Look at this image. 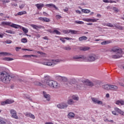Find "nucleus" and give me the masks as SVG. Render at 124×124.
I'll return each instance as SVG.
<instances>
[{"instance_id":"25","label":"nucleus","mask_w":124,"mask_h":124,"mask_svg":"<svg viewBox=\"0 0 124 124\" xmlns=\"http://www.w3.org/2000/svg\"><path fill=\"white\" fill-rule=\"evenodd\" d=\"M79 50L81 51H88V50H90V47L87 46H81L79 47Z\"/></svg>"},{"instance_id":"62","label":"nucleus","mask_w":124,"mask_h":124,"mask_svg":"<svg viewBox=\"0 0 124 124\" xmlns=\"http://www.w3.org/2000/svg\"><path fill=\"white\" fill-rule=\"evenodd\" d=\"M104 2L108 3L109 2V0H103Z\"/></svg>"},{"instance_id":"59","label":"nucleus","mask_w":124,"mask_h":124,"mask_svg":"<svg viewBox=\"0 0 124 124\" xmlns=\"http://www.w3.org/2000/svg\"><path fill=\"white\" fill-rule=\"evenodd\" d=\"M43 14H44V16H47V15H48L47 13H46L45 12H43Z\"/></svg>"},{"instance_id":"63","label":"nucleus","mask_w":124,"mask_h":124,"mask_svg":"<svg viewBox=\"0 0 124 124\" xmlns=\"http://www.w3.org/2000/svg\"><path fill=\"white\" fill-rule=\"evenodd\" d=\"M97 17H98L99 18H101V15L97 14Z\"/></svg>"},{"instance_id":"3","label":"nucleus","mask_w":124,"mask_h":124,"mask_svg":"<svg viewBox=\"0 0 124 124\" xmlns=\"http://www.w3.org/2000/svg\"><path fill=\"white\" fill-rule=\"evenodd\" d=\"M110 52H114V53H117V54H119V55H113L112 56V59H120L123 57L122 54H124V51L122 48L118 47L117 46H114L112 47Z\"/></svg>"},{"instance_id":"36","label":"nucleus","mask_w":124,"mask_h":124,"mask_svg":"<svg viewBox=\"0 0 124 124\" xmlns=\"http://www.w3.org/2000/svg\"><path fill=\"white\" fill-rule=\"evenodd\" d=\"M64 50H66V51H69L71 50V47L70 46H67L63 47Z\"/></svg>"},{"instance_id":"22","label":"nucleus","mask_w":124,"mask_h":124,"mask_svg":"<svg viewBox=\"0 0 124 124\" xmlns=\"http://www.w3.org/2000/svg\"><path fill=\"white\" fill-rule=\"evenodd\" d=\"M6 120L0 117V124H7Z\"/></svg>"},{"instance_id":"27","label":"nucleus","mask_w":124,"mask_h":124,"mask_svg":"<svg viewBox=\"0 0 124 124\" xmlns=\"http://www.w3.org/2000/svg\"><path fill=\"white\" fill-rule=\"evenodd\" d=\"M88 39V37L86 36H82L79 38L78 40L79 41H84V40H87Z\"/></svg>"},{"instance_id":"52","label":"nucleus","mask_w":124,"mask_h":124,"mask_svg":"<svg viewBox=\"0 0 124 124\" xmlns=\"http://www.w3.org/2000/svg\"><path fill=\"white\" fill-rule=\"evenodd\" d=\"M112 114H113V115H114V116H117L118 115L116 112V111H112Z\"/></svg>"},{"instance_id":"13","label":"nucleus","mask_w":124,"mask_h":124,"mask_svg":"<svg viewBox=\"0 0 124 124\" xmlns=\"http://www.w3.org/2000/svg\"><path fill=\"white\" fill-rule=\"evenodd\" d=\"M83 21H84L85 22H93V23H95L97 22V20H98V19H92V18H83Z\"/></svg>"},{"instance_id":"17","label":"nucleus","mask_w":124,"mask_h":124,"mask_svg":"<svg viewBox=\"0 0 124 124\" xmlns=\"http://www.w3.org/2000/svg\"><path fill=\"white\" fill-rule=\"evenodd\" d=\"M46 6H47L48 7H53L55 8V9H56V10H59L58 7L56 6V5H55L54 4H47L46 5Z\"/></svg>"},{"instance_id":"55","label":"nucleus","mask_w":124,"mask_h":124,"mask_svg":"<svg viewBox=\"0 0 124 124\" xmlns=\"http://www.w3.org/2000/svg\"><path fill=\"white\" fill-rule=\"evenodd\" d=\"M21 49V47H16V52H18V51H19V50Z\"/></svg>"},{"instance_id":"53","label":"nucleus","mask_w":124,"mask_h":124,"mask_svg":"<svg viewBox=\"0 0 124 124\" xmlns=\"http://www.w3.org/2000/svg\"><path fill=\"white\" fill-rule=\"evenodd\" d=\"M64 39H66V40H72V38L69 37H64Z\"/></svg>"},{"instance_id":"1","label":"nucleus","mask_w":124,"mask_h":124,"mask_svg":"<svg viewBox=\"0 0 124 124\" xmlns=\"http://www.w3.org/2000/svg\"><path fill=\"white\" fill-rule=\"evenodd\" d=\"M34 83L36 86H40L43 88H45L46 84L51 88H53L54 89H60V87H61V84L58 83V82L55 80H50L49 78H44L41 82H39L38 81H35Z\"/></svg>"},{"instance_id":"15","label":"nucleus","mask_w":124,"mask_h":124,"mask_svg":"<svg viewBox=\"0 0 124 124\" xmlns=\"http://www.w3.org/2000/svg\"><path fill=\"white\" fill-rule=\"evenodd\" d=\"M38 19L40 20V21H42L43 22H49L50 21V19L47 17H40L38 18Z\"/></svg>"},{"instance_id":"48","label":"nucleus","mask_w":124,"mask_h":124,"mask_svg":"<svg viewBox=\"0 0 124 124\" xmlns=\"http://www.w3.org/2000/svg\"><path fill=\"white\" fill-rule=\"evenodd\" d=\"M5 43H6L7 44H11V43H12V41H11V40L6 41L5 42Z\"/></svg>"},{"instance_id":"8","label":"nucleus","mask_w":124,"mask_h":124,"mask_svg":"<svg viewBox=\"0 0 124 124\" xmlns=\"http://www.w3.org/2000/svg\"><path fill=\"white\" fill-rule=\"evenodd\" d=\"M106 26L107 27H109V28H114V27L115 28V29H118V30H123L124 27L122 26H120V25H114V26L111 23H108L106 24Z\"/></svg>"},{"instance_id":"33","label":"nucleus","mask_w":124,"mask_h":124,"mask_svg":"<svg viewBox=\"0 0 124 124\" xmlns=\"http://www.w3.org/2000/svg\"><path fill=\"white\" fill-rule=\"evenodd\" d=\"M82 12H83V13H90V12H91V11L89 10H87V9H82L81 10Z\"/></svg>"},{"instance_id":"6","label":"nucleus","mask_w":124,"mask_h":124,"mask_svg":"<svg viewBox=\"0 0 124 124\" xmlns=\"http://www.w3.org/2000/svg\"><path fill=\"white\" fill-rule=\"evenodd\" d=\"M82 82L84 84V85L88 86V87H93V86H94L93 82L88 79H84V80H82Z\"/></svg>"},{"instance_id":"12","label":"nucleus","mask_w":124,"mask_h":124,"mask_svg":"<svg viewBox=\"0 0 124 124\" xmlns=\"http://www.w3.org/2000/svg\"><path fill=\"white\" fill-rule=\"evenodd\" d=\"M11 80V78H0V81H1L5 84H8V83H10Z\"/></svg>"},{"instance_id":"5","label":"nucleus","mask_w":124,"mask_h":124,"mask_svg":"<svg viewBox=\"0 0 124 124\" xmlns=\"http://www.w3.org/2000/svg\"><path fill=\"white\" fill-rule=\"evenodd\" d=\"M1 24L3 26H9V27L14 28L15 29H19V28H21V26L12 23L11 22L3 21Z\"/></svg>"},{"instance_id":"64","label":"nucleus","mask_w":124,"mask_h":124,"mask_svg":"<svg viewBox=\"0 0 124 124\" xmlns=\"http://www.w3.org/2000/svg\"><path fill=\"white\" fill-rule=\"evenodd\" d=\"M76 82L75 80H73L71 82V84H75Z\"/></svg>"},{"instance_id":"51","label":"nucleus","mask_w":124,"mask_h":124,"mask_svg":"<svg viewBox=\"0 0 124 124\" xmlns=\"http://www.w3.org/2000/svg\"><path fill=\"white\" fill-rule=\"evenodd\" d=\"M62 80L64 82H67V78H63L62 79Z\"/></svg>"},{"instance_id":"56","label":"nucleus","mask_w":124,"mask_h":124,"mask_svg":"<svg viewBox=\"0 0 124 124\" xmlns=\"http://www.w3.org/2000/svg\"><path fill=\"white\" fill-rule=\"evenodd\" d=\"M37 53H38V54H40V55H44V54H45V53H44L43 52H42L41 51H38Z\"/></svg>"},{"instance_id":"38","label":"nucleus","mask_w":124,"mask_h":124,"mask_svg":"<svg viewBox=\"0 0 124 124\" xmlns=\"http://www.w3.org/2000/svg\"><path fill=\"white\" fill-rule=\"evenodd\" d=\"M114 109L116 112L117 113H120L122 110H121L120 108H118L117 107H115L114 108Z\"/></svg>"},{"instance_id":"2","label":"nucleus","mask_w":124,"mask_h":124,"mask_svg":"<svg viewBox=\"0 0 124 124\" xmlns=\"http://www.w3.org/2000/svg\"><path fill=\"white\" fill-rule=\"evenodd\" d=\"M73 59L78 60V62H94V61H95V55H90L88 58L84 56H76L73 57Z\"/></svg>"},{"instance_id":"42","label":"nucleus","mask_w":124,"mask_h":124,"mask_svg":"<svg viewBox=\"0 0 124 124\" xmlns=\"http://www.w3.org/2000/svg\"><path fill=\"white\" fill-rule=\"evenodd\" d=\"M18 80H19V82H21V83L23 82H24V83H26V82H27L26 79H25V78H19Z\"/></svg>"},{"instance_id":"61","label":"nucleus","mask_w":124,"mask_h":124,"mask_svg":"<svg viewBox=\"0 0 124 124\" xmlns=\"http://www.w3.org/2000/svg\"><path fill=\"white\" fill-rule=\"evenodd\" d=\"M76 12L77 13H78V14H81V11H80L79 10H76Z\"/></svg>"},{"instance_id":"37","label":"nucleus","mask_w":124,"mask_h":124,"mask_svg":"<svg viewBox=\"0 0 124 124\" xmlns=\"http://www.w3.org/2000/svg\"><path fill=\"white\" fill-rule=\"evenodd\" d=\"M6 32L7 33H11V34H15V32L11 31V30H7L6 31Z\"/></svg>"},{"instance_id":"44","label":"nucleus","mask_w":124,"mask_h":124,"mask_svg":"<svg viewBox=\"0 0 124 124\" xmlns=\"http://www.w3.org/2000/svg\"><path fill=\"white\" fill-rule=\"evenodd\" d=\"M62 32L65 34L70 33V30H63Z\"/></svg>"},{"instance_id":"58","label":"nucleus","mask_w":124,"mask_h":124,"mask_svg":"<svg viewBox=\"0 0 124 124\" xmlns=\"http://www.w3.org/2000/svg\"><path fill=\"white\" fill-rule=\"evenodd\" d=\"M63 11L64 12H67V11H68V8H65V9L63 10Z\"/></svg>"},{"instance_id":"49","label":"nucleus","mask_w":124,"mask_h":124,"mask_svg":"<svg viewBox=\"0 0 124 124\" xmlns=\"http://www.w3.org/2000/svg\"><path fill=\"white\" fill-rule=\"evenodd\" d=\"M5 104H7L6 101L1 102V105L3 106V105H5Z\"/></svg>"},{"instance_id":"39","label":"nucleus","mask_w":124,"mask_h":124,"mask_svg":"<svg viewBox=\"0 0 124 124\" xmlns=\"http://www.w3.org/2000/svg\"><path fill=\"white\" fill-rule=\"evenodd\" d=\"M21 42H22V43H27V42H28V40L27 38H23L21 39Z\"/></svg>"},{"instance_id":"20","label":"nucleus","mask_w":124,"mask_h":124,"mask_svg":"<svg viewBox=\"0 0 124 124\" xmlns=\"http://www.w3.org/2000/svg\"><path fill=\"white\" fill-rule=\"evenodd\" d=\"M102 88L104 90H106V91H109L110 90V85L109 84H104L102 85Z\"/></svg>"},{"instance_id":"26","label":"nucleus","mask_w":124,"mask_h":124,"mask_svg":"<svg viewBox=\"0 0 124 124\" xmlns=\"http://www.w3.org/2000/svg\"><path fill=\"white\" fill-rule=\"evenodd\" d=\"M109 90H111L112 91H117V90H118V86L110 85Z\"/></svg>"},{"instance_id":"40","label":"nucleus","mask_w":124,"mask_h":124,"mask_svg":"<svg viewBox=\"0 0 124 124\" xmlns=\"http://www.w3.org/2000/svg\"><path fill=\"white\" fill-rule=\"evenodd\" d=\"M4 61H13V59L9 57H6L4 58Z\"/></svg>"},{"instance_id":"29","label":"nucleus","mask_w":124,"mask_h":124,"mask_svg":"<svg viewBox=\"0 0 124 124\" xmlns=\"http://www.w3.org/2000/svg\"><path fill=\"white\" fill-rule=\"evenodd\" d=\"M72 99H73V100H77V101H78V100H79V97L77 95H73L72 96Z\"/></svg>"},{"instance_id":"4","label":"nucleus","mask_w":124,"mask_h":124,"mask_svg":"<svg viewBox=\"0 0 124 124\" xmlns=\"http://www.w3.org/2000/svg\"><path fill=\"white\" fill-rule=\"evenodd\" d=\"M60 60L57 59L55 60H47L46 62H44L43 64L48 65V66H53L60 62Z\"/></svg>"},{"instance_id":"41","label":"nucleus","mask_w":124,"mask_h":124,"mask_svg":"<svg viewBox=\"0 0 124 124\" xmlns=\"http://www.w3.org/2000/svg\"><path fill=\"white\" fill-rule=\"evenodd\" d=\"M53 33H56V34H61V32L57 30H54L53 31Z\"/></svg>"},{"instance_id":"45","label":"nucleus","mask_w":124,"mask_h":124,"mask_svg":"<svg viewBox=\"0 0 124 124\" xmlns=\"http://www.w3.org/2000/svg\"><path fill=\"white\" fill-rule=\"evenodd\" d=\"M55 17L57 20L61 19L62 18V16L59 15H56Z\"/></svg>"},{"instance_id":"43","label":"nucleus","mask_w":124,"mask_h":124,"mask_svg":"<svg viewBox=\"0 0 124 124\" xmlns=\"http://www.w3.org/2000/svg\"><path fill=\"white\" fill-rule=\"evenodd\" d=\"M75 23H76V24H79V25H82L83 24H84V22L81 21H76Z\"/></svg>"},{"instance_id":"28","label":"nucleus","mask_w":124,"mask_h":124,"mask_svg":"<svg viewBox=\"0 0 124 124\" xmlns=\"http://www.w3.org/2000/svg\"><path fill=\"white\" fill-rule=\"evenodd\" d=\"M30 26H31V27L33 28V29H34L35 30H37V29H40V27L36 25L31 24Z\"/></svg>"},{"instance_id":"54","label":"nucleus","mask_w":124,"mask_h":124,"mask_svg":"<svg viewBox=\"0 0 124 124\" xmlns=\"http://www.w3.org/2000/svg\"><path fill=\"white\" fill-rule=\"evenodd\" d=\"M119 114H121V115H122V116H124V112L122 110L120 111Z\"/></svg>"},{"instance_id":"16","label":"nucleus","mask_w":124,"mask_h":124,"mask_svg":"<svg viewBox=\"0 0 124 124\" xmlns=\"http://www.w3.org/2000/svg\"><path fill=\"white\" fill-rule=\"evenodd\" d=\"M26 117H29V118H31V119H33V120H34L35 119V116L34 115L30 113V112H26L25 113Z\"/></svg>"},{"instance_id":"57","label":"nucleus","mask_w":124,"mask_h":124,"mask_svg":"<svg viewBox=\"0 0 124 124\" xmlns=\"http://www.w3.org/2000/svg\"><path fill=\"white\" fill-rule=\"evenodd\" d=\"M24 6H25V5H21L20 6H19V8H20V9H22V8H24Z\"/></svg>"},{"instance_id":"35","label":"nucleus","mask_w":124,"mask_h":124,"mask_svg":"<svg viewBox=\"0 0 124 124\" xmlns=\"http://www.w3.org/2000/svg\"><path fill=\"white\" fill-rule=\"evenodd\" d=\"M70 32H71L72 34H77L78 31L70 30Z\"/></svg>"},{"instance_id":"24","label":"nucleus","mask_w":124,"mask_h":124,"mask_svg":"<svg viewBox=\"0 0 124 124\" xmlns=\"http://www.w3.org/2000/svg\"><path fill=\"white\" fill-rule=\"evenodd\" d=\"M67 103L69 105H73V104H74V103H75V102H74V101H73V99H69L67 100Z\"/></svg>"},{"instance_id":"10","label":"nucleus","mask_w":124,"mask_h":124,"mask_svg":"<svg viewBox=\"0 0 124 124\" xmlns=\"http://www.w3.org/2000/svg\"><path fill=\"white\" fill-rule=\"evenodd\" d=\"M68 106V105L66 103H62L57 105V107L59 109H64V108H67Z\"/></svg>"},{"instance_id":"14","label":"nucleus","mask_w":124,"mask_h":124,"mask_svg":"<svg viewBox=\"0 0 124 124\" xmlns=\"http://www.w3.org/2000/svg\"><path fill=\"white\" fill-rule=\"evenodd\" d=\"M92 101L95 104H99L100 105H102L103 104L102 101H99L97 100V99H95L94 98H92Z\"/></svg>"},{"instance_id":"19","label":"nucleus","mask_w":124,"mask_h":124,"mask_svg":"<svg viewBox=\"0 0 124 124\" xmlns=\"http://www.w3.org/2000/svg\"><path fill=\"white\" fill-rule=\"evenodd\" d=\"M26 14H27V12L26 11H23L17 13L15 16H22V15H25Z\"/></svg>"},{"instance_id":"60","label":"nucleus","mask_w":124,"mask_h":124,"mask_svg":"<svg viewBox=\"0 0 124 124\" xmlns=\"http://www.w3.org/2000/svg\"><path fill=\"white\" fill-rule=\"evenodd\" d=\"M110 97V94L109 93H107L106 95V97H107V98H108V97Z\"/></svg>"},{"instance_id":"30","label":"nucleus","mask_w":124,"mask_h":124,"mask_svg":"<svg viewBox=\"0 0 124 124\" xmlns=\"http://www.w3.org/2000/svg\"><path fill=\"white\" fill-rule=\"evenodd\" d=\"M14 100L11 99H7L6 100V103L7 104H12V103H14Z\"/></svg>"},{"instance_id":"34","label":"nucleus","mask_w":124,"mask_h":124,"mask_svg":"<svg viewBox=\"0 0 124 124\" xmlns=\"http://www.w3.org/2000/svg\"><path fill=\"white\" fill-rule=\"evenodd\" d=\"M109 43H111V42L110 41H104L102 42L101 44V45H106L107 44H109Z\"/></svg>"},{"instance_id":"9","label":"nucleus","mask_w":124,"mask_h":124,"mask_svg":"<svg viewBox=\"0 0 124 124\" xmlns=\"http://www.w3.org/2000/svg\"><path fill=\"white\" fill-rule=\"evenodd\" d=\"M42 94L45 99L47 100V101H50L51 99V97L50 96V94H48L46 92L43 91Z\"/></svg>"},{"instance_id":"7","label":"nucleus","mask_w":124,"mask_h":124,"mask_svg":"<svg viewBox=\"0 0 124 124\" xmlns=\"http://www.w3.org/2000/svg\"><path fill=\"white\" fill-rule=\"evenodd\" d=\"M10 113L11 114V116L14 119H16V120H18L19 117L17 115V111L14 109H10Z\"/></svg>"},{"instance_id":"50","label":"nucleus","mask_w":124,"mask_h":124,"mask_svg":"<svg viewBox=\"0 0 124 124\" xmlns=\"http://www.w3.org/2000/svg\"><path fill=\"white\" fill-rule=\"evenodd\" d=\"M47 31H48V32H50V33H53V31H52V30L51 29H48L47 30Z\"/></svg>"},{"instance_id":"46","label":"nucleus","mask_w":124,"mask_h":124,"mask_svg":"<svg viewBox=\"0 0 124 124\" xmlns=\"http://www.w3.org/2000/svg\"><path fill=\"white\" fill-rule=\"evenodd\" d=\"M117 2H116V1H113L112 0H108V3H116Z\"/></svg>"},{"instance_id":"31","label":"nucleus","mask_w":124,"mask_h":124,"mask_svg":"<svg viewBox=\"0 0 124 124\" xmlns=\"http://www.w3.org/2000/svg\"><path fill=\"white\" fill-rule=\"evenodd\" d=\"M10 53H8L7 52H0V56H7V55H10Z\"/></svg>"},{"instance_id":"18","label":"nucleus","mask_w":124,"mask_h":124,"mask_svg":"<svg viewBox=\"0 0 124 124\" xmlns=\"http://www.w3.org/2000/svg\"><path fill=\"white\" fill-rule=\"evenodd\" d=\"M115 104L117 105H124V100H118L116 101Z\"/></svg>"},{"instance_id":"32","label":"nucleus","mask_w":124,"mask_h":124,"mask_svg":"<svg viewBox=\"0 0 124 124\" xmlns=\"http://www.w3.org/2000/svg\"><path fill=\"white\" fill-rule=\"evenodd\" d=\"M22 30L24 33H28L29 32V30L25 27H22Z\"/></svg>"},{"instance_id":"23","label":"nucleus","mask_w":124,"mask_h":124,"mask_svg":"<svg viewBox=\"0 0 124 124\" xmlns=\"http://www.w3.org/2000/svg\"><path fill=\"white\" fill-rule=\"evenodd\" d=\"M67 117L68 119H72V118L75 117V114L73 112H69L67 115Z\"/></svg>"},{"instance_id":"11","label":"nucleus","mask_w":124,"mask_h":124,"mask_svg":"<svg viewBox=\"0 0 124 124\" xmlns=\"http://www.w3.org/2000/svg\"><path fill=\"white\" fill-rule=\"evenodd\" d=\"M0 78H8V73L6 71L0 72Z\"/></svg>"},{"instance_id":"21","label":"nucleus","mask_w":124,"mask_h":124,"mask_svg":"<svg viewBox=\"0 0 124 124\" xmlns=\"http://www.w3.org/2000/svg\"><path fill=\"white\" fill-rule=\"evenodd\" d=\"M35 6L37 7L38 9H42L43 7H44V4L43 3H38V4H36Z\"/></svg>"},{"instance_id":"47","label":"nucleus","mask_w":124,"mask_h":124,"mask_svg":"<svg viewBox=\"0 0 124 124\" xmlns=\"http://www.w3.org/2000/svg\"><path fill=\"white\" fill-rule=\"evenodd\" d=\"M64 39H65L64 38H64H60V40H61V41H62V42H63V43H64L65 42V40H64Z\"/></svg>"}]
</instances>
